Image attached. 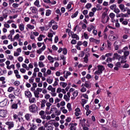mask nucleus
Returning <instances> with one entry per match:
<instances>
[{
  "label": "nucleus",
  "mask_w": 130,
  "mask_h": 130,
  "mask_svg": "<svg viewBox=\"0 0 130 130\" xmlns=\"http://www.w3.org/2000/svg\"><path fill=\"white\" fill-rule=\"evenodd\" d=\"M18 106H19L20 108L22 107V103H21V101L20 100H17L15 103H12L11 106V109L16 110L18 109Z\"/></svg>",
  "instance_id": "obj_1"
},
{
  "label": "nucleus",
  "mask_w": 130,
  "mask_h": 130,
  "mask_svg": "<svg viewBox=\"0 0 130 130\" xmlns=\"http://www.w3.org/2000/svg\"><path fill=\"white\" fill-rule=\"evenodd\" d=\"M28 109L31 113H36L38 111V107L35 104H32L28 107Z\"/></svg>",
  "instance_id": "obj_2"
},
{
  "label": "nucleus",
  "mask_w": 130,
  "mask_h": 130,
  "mask_svg": "<svg viewBox=\"0 0 130 130\" xmlns=\"http://www.w3.org/2000/svg\"><path fill=\"white\" fill-rule=\"evenodd\" d=\"M124 55L122 56L121 63H125L126 62V58H127V56L129 55V51H126L123 52Z\"/></svg>",
  "instance_id": "obj_3"
},
{
  "label": "nucleus",
  "mask_w": 130,
  "mask_h": 130,
  "mask_svg": "<svg viewBox=\"0 0 130 130\" xmlns=\"http://www.w3.org/2000/svg\"><path fill=\"white\" fill-rule=\"evenodd\" d=\"M114 50H118L119 49V47H120V45H121V42L119 41H116L113 44Z\"/></svg>",
  "instance_id": "obj_4"
},
{
  "label": "nucleus",
  "mask_w": 130,
  "mask_h": 130,
  "mask_svg": "<svg viewBox=\"0 0 130 130\" xmlns=\"http://www.w3.org/2000/svg\"><path fill=\"white\" fill-rule=\"evenodd\" d=\"M122 57V56H121L120 55H119L117 53H115L113 54V60H115V59H117L119 60V61H121V58Z\"/></svg>",
  "instance_id": "obj_5"
},
{
  "label": "nucleus",
  "mask_w": 130,
  "mask_h": 130,
  "mask_svg": "<svg viewBox=\"0 0 130 130\" xmlns=\"http://www.w3.org/2000/svg\"><path fill=\"white\" fill-rule=\"evenodd\" d=\"M8 113L6 110H0V117H7Z\"/></svg>",
  "instance_id": "obj_6"
},
{
  "label": "nucleus",
  "mask_w": 130,
  "mask_h": 130,
  "mask_svg": "<svg viewBox=\"0 0 130 130\" xmlns=\"http://www.w3.org/2000/svg\"><path fill=\"white\" fill-rule=\"evenodd\" d=\"M77 125H78V124L77 123H70L69 124L70 126V130H76L77 129Z\"/></svg>",
  "instance_id": "obj_7"
},
{
  "label": "nucleus",
  "mask_w": 130,
  "mask_h": 130,
  "mask_svg": "<svg viewBox=\"0 0 130 130\" xmlns=\"http://www.w3.org/2000/svg\"><path fill=\"white\" fill-rule=\"evenodd\" d=\"M7 104H8V99H5L3 101L0 102V107H5L7 106Z\"/></svg>",
  "instance_id": "obj_8"
},
{
  "label": "nucleus",
  "mask_w": 130,
  "mask_h": 130,
  "mask_svg": "<svg viewBox=\"0 0 130 130\" xmlns=\"http://www.w3.org/2000/svg\"><path fill=\"white\" fill-rule=\"evenodd\" d=\"M6 125H8L9 129H11V128L14 126V122L7 121L6 122Z\"/></svg>",
  "instance_id": "obj_9"
},
{
  "label": "nucleus",
  "mask_w": 130,
  "mask_h": 130,
  "mask_svg": "<svg viewBox=\"0 0 130 130\" xmlns=\"http://www.w3.org/2000/svg\"><path fill=\"white\" fill-rule=\"evenodd\" d=\"M98 69L99 72H100V73L102 74L103 73V71L105 70V68L104 67V66L101 65L98 66Z\"/></svg>",
  "instance_id": "obj_10"
},
{
  "label": "nucleus",
  "mask_w": 130,
  "mask_h": 130,
  "mask_svg": "<svg viewBox=\"0 0 130 130\" xmlns=\"http://www.w3.org/2000/svg\"><path fill=\"white\" fill-rule=\"evenodd\" d=\"M25 95L28 97V98H32V93H31V92L29 90H26L25 91Z\"/></svg>",
  "instance_id": "obj_11"
},
{
  "label": "nucleus",
  "mask_w": 130,
  "mask_h": 130,
  "mask_svg": "<svg viewBox=\"0 0 130 130\" xmlns=\"http://www.w3.org/2000/svg\"><path fill=\"white\" fill-rule=\"evenodd\" d=\"M32 13L36 15H38V9L36 7H32Z\"/></svg>",
  "instance_id": "obj_12"
},
{
  "label": "nucleus",
  "mask_w": 130,
  "mask_h": 130,
  "mask_svg": "<svg viewBox=\"0 0 130 130\" xmlns=\"http://www.w3.org/2000/svg\"><path fill=\"white\" fill-rule=\"evenodd\" d=\"M47 102V101L45 100H42L41 102V108H43L44 107H45V104Z\"/></svg>",
  "instance_id": "obj_13"
},
{
  "label": "nucleus",
  "mask_w": 130,
  "mask_h": 130,
  "mask_svg": "<svg viewBox=\"0 0 130 130\" xmlns=\"http://www.w3.org/2000/svg\"><path fill=\"white\" fill-rule=\"evenodd\" d=\"M34 94L35 95V97H36V98H39V95H40V92H39V91H37V90H35L34 91Z\"/></svg>",
  "instance_id": "obj_14"
},
{
  "label": "nucleus",
  "mask_w": 130,
  "mask_h": 130,
  "mask_svg": "<svg viewBox=\"0 0 130 130\" xmlns=\"http://www.w3.org/2000/svg\"><path fill=\"white\" fill-rule=\"evenodd\" d=\"M48 60H50V62H51L52 63H53V62H54V60H53V59H54V58H53V57H52L50 55L48 56Z\"/></svg>",
  "instance_id": "obj_15"
},
{
  "label": "nucleus",
  "mask_w": 130,
  "mask_h": 130,
  "mask_svg": "<svg viewBox=\"0 0 130 130\" xmlns=\"http://www.w3.org/2000/svg\"><path fill=\"white\" fill-rule=\"evenodd\" d=\"M67 107L69 112H71L72 111V110H73V109H72V106L71 105V103H68Z\"/></svg>",
  "instance_id": "obj_16"
},
{
  "label": "nucleus",
  "mask_w": 130,
  "mask_h": 130,
  "mask_svg": "<svg viewBox=\"0 0 130 130\" xmlns=\"http://www.w3.org/2000/svg\"><path fill=\"white\" fill-rule=\"evenodd\" d=\"M51 15V10H47L46 12V16L48 17Z\"/></svg>",
  "instance_id": "obj_17"
},
{
  "label": "nucleus",
  "mask_w": 130,
  "mask_h": 130,
  "mask_svg": "<svg viewBox=\"0 0 130 130\" xmlns=\"http://www.w3.org/2000/svg\"><path fill=\"white\" fill-rule=\"evenodd\" d=\"M78 14H79V12L78 11H76L74 14H73L71 16L72 19H74V18H76L78 16Z\"/></svg>",
  "instance_id": "obj_18"
},
{
  "label": "nucleus",
  "mask_w": 130,
  "mask_h": 130,
  "mask_svg": "<svg viewBox=\"0 0 130 130\" xmlns=\"http://www.w3.org/2000/svg\"><path fill=\"white\" fill-rule=\"evenodd\" d=\"M19 28L20 31H24V29L25 28V27L24 26V24H20L19 26Z\"/></svg>",
  "instance_id": "obj_19"
},
{
  "label": "nucleus",
  "mask_w": 130,
  "mask_h": 130,
  "mask_svg": "<svg viewBox=\"0 0 130 130\" xmlns=\"http://www.w3.org/2000/svg\"><path fill=\"white\" fill-rule=\"evenodd\" d=\"M39 67L40 68H44L45 67V65L43 64V62L42 61H39Z\"/></svg>",
  "instance_id": "obj_20"
},
{
  "label": "nucleus",
  "mask_w": 130,
  "mask_h": 130,
  "mask_svg": "<svg viewBox=\"0 0 130 130\" xmlns=\"http://www.w3.org/2000/svg\"><path fill=\"white\" fill-rule=\"evenodd\" d=\"M25 118L26 120L29 121L30 120V114H25Z\"/></svg>",
  "instance_id": "obj_21"
},
{
  "label": "nucleus",
  "mask_w": 130,
  "mask_h": 130,
  "mask_svg": "<svg viewBox=\"0 0 130 130\" xmlns=\"http://www.w3.org/2000/svg\"><path fill=\"white\" fill-rule=\"evenodd\" d=\"M8 97L10 99H15L16 98V96L12 93L10 94Z\"/></svg>",
  "instance_id": "obj_22"
},
{
  "label": "nucleus",
  "mask_w": 130,
  "mask_h": 130,
  "mask_svg": "<svg viewBox=\"0 0 130 130\" xmlns=\"http://www.w3.org/2000/svg\"><path fill=\"white\" fill-rule=\"evenodd\" d=\"M29 103H34L35 102V98H32V99L29 98Z\"/></svg>",
  "instance_id": "obj_23"
},
{
  "label": "nucleus",
  "mask_w": 130,
  "mask_h": 130,
  "mask_svg": "<svg viewBox=\"0 0 130 130\" xmlns=\"http://www.w3.org/2000/svg\"><path fill=\"white\" fill-rule=\"evenodd\" d=\"M119 8L121 11H123L124 10V5L120 4L119 5Z\"/></svg>",
  "instance_id": "obj_24"
},
{
  "label": "nucleus",
  "mask_w": 130,
  "mask_h": 130,
  "mask_svg": "<svg viewBox=\"0 0 130 130\" xmlns=\"http://www.w3.org/2000/svg\"><path fill=\"white\" fill-rule=\"evenodd\" d=\"M63 99H64L66 101H70V98H69L67 94L64 95Z\"/></svg>",
  "instance_id": "obj_25"
},
{
  "label": "nucleus",
  "mask_w": 130,
  "mask_h": 130,
  "mask_svg": "<svg viewBox=\"0 0 130 130\" xmlns=\"http://www.w3.org/2000/svg\"><path fill=\"white\" fill-rule=\"evenodd\" d=\"M92 7V4H91V3H87L86 4V5L85 6V7L86 8V9H90V8Z\"/></svg>",
  "instance_id": "obj_26"
},
{
  "label": "nucleus",
  "mask_w": 130,
  "mask_h": 130,
  "mask_svg": "<svg viewBox=\"0 0 130 130\" xmlns=\"http://www.w3.org/2000/svg\"><path fill=\"white\" fill-rule=\"evenodd\" d=\"M34 82V76H32L30 79H29V83L30 84H32Z\"/></svg>",
  "instance_id": "obj_27"
},
{
  "label": "nucleus",
  "mask_w": 130,
  "mask_h": 130,
  "mask_svg": "<svg viewBox=\"0 0 130 130\" xmlns=\"http://www.w3.org/2000/svg\"><path fill=\"white\" fill-rule=\"evenodd\" d=\"M19 38H20V35L19 34H17L14 37L13 40L15 41V39H19Z\"/></svg>",
  "instance_id": "obj_28"
},
{
  "label": "nucleus",
  "mask_w": 130,
  "mask_h": 130,
  "mask_svg": "<svg viewBox=\"0 0 130 130\" xmlns=\"http://www.w3.org/2000/svg\"><path fill=\"white\" fill-rule=\"evenodd\" d=\"M112 125L114 127H115L116 128V127H117L118 126L117 124H116V121L113 120L112 121Z\"/></svg>",
  "instance_id": "obj_29"
},
{
  "label": "nucleus",
  "mask_w": 130,
  "mask_h": 130,
  "mask_svg": "<svg viewBox=\"0 0 130 130\" xmlns=\"http://www.w3.org/2000/svg\"><path fill=\"white\" fill-rule=\"evenodd\" d=\"M27 26L28 29H30L31 30H33V29H34V25H32L31 24H27Z\"/></svg>",
  "instance_id": "obj_30"
},
{
  "label": "nucleus",
  "mask_w": 130,
  "mask_h": 130,
  "mask_svg": "<svg viewBox=\"0 0 130 130\" xmlns=\"http://www.w3.org/2000/svg\"><path fill=\"white\" fill-rule=\"evenodd\" d=\"M78 94H79L78 90H75L73 93V96H74V97H77V96H78Z\"/></svg>",
  "instance_id": "obj_31"
},
{
  "label": "nucleus",
  "mask_w": 130,
  "mask_h": 130,
  "mask_svg": "<svg viewBox=\"0 0 130 130\" xmlns=\"http://www.w3.org/2000/svg\"><path fill=\"white\" fill-rule=\"evenodd\" d=\"M110 8L111 9V10H115V9H116V5L114 4V5H111L110 7Z\"/></svg>",
  "instance_id": "obj_32"
},
{
  "label": "nucleus",
  "mask_w": 130,
  "mask_h": 130,
  "mask_svg": "<svg viewBox=\"0 0 130 130\" xmlns=\"http://www.w3.org/2000/svg\"><path fill=\"white\" fill-rule=\"evenodd\" d=\"M107 46H108V48H111V42L109 41V40H107Z\"/></svg>",
  "instance_id": "obj_33"
},
{
  "label": "nucleus",
  "mask_w": 130,
  "mask_h": 130,
  "mask_svg": "<svg viewBox=\"0 0 130 130\" xmlns=\"http://www.w3.org/2000/svg\"><path fill=\"white\" fill-rule=\"evenodd\" d=\"M15 89V88L11 86V87H9L8 89V92H12L13 91V90Z\"/></svg>",
  "instance_id": "obj_34"
},
{
  "label": "nucleus",
  "mask_w": 130,
  "mask_h": 130,
  "mask_svg": "<svg viewBox=\"0 0 130 130\" xmlns=\"http://www.w3.org/2000/svg\"><path fill=\"white\" fill-rule=\"evenodd\" d=\"M72 38H73V39H75V38H76V39H77V38H78V39H79V36H78L76 34H74V35H73L72 36Z\"/></svg>",
  "instance_id": "obj_35"
},
{
  "label": "nucleus",
  "mask_w": 130,
  "mask_h": 130,
  "mask_svg": "<svg viewBox=\"0 0 130 130\" xmlns=\"http://www.w3.org/2000/svg\"><path fill=\"white\" fill-rule=\"evenodd\" d=\"M113 60V58L109 57L106 59L107 62H111Z\"/></svg>",
  "instance_id": "obj_36"
},
{
  "label": "nucleus",
  "mask_w": 130,
  "mask_h": 130,
  "mask_svg": "<svg viewBox=\"0 0 130 130\" xmlns=\"http://www.w3.org/2000/svg\"><path fill=\"white\" fill-rule=\"evenodd\" d=\"M62 50H63V54L66 55L68 53V49H67V48H64L62 49Z\"/></svg>",
  "instance_id": "obj_37"
},
{
  "label": "nucleus",
  "mask_w": 130,
  "mask_h": 130,
  "mask_svg": "<svg viewBox=\"0 0 130 130\" xmlns=\"http://www.w3.org/2000/svg\"><path fill=\"white\" fill-rule=\"evenodd\" d=\"M116 67H117V68H120L121 66V61H120V62H117L116 64H115Z\"/></svg>",
  "instance_id": "obj_38"
},
{
  "label": "nucleus",
  "mask_w": 130,
  "mask_h": 130,
  "mask_svg": "<svg viewBox=\"0 0 130 130\" xmlns=\"http://www.w3.org/2000/svg\"><path fill=\"white\" fill-rule=\"evenodd\" d=\"M121 16L122 18H125V17H128V14L127 13H126L125 14H123V13H121Z\"/></svg>",
  "instance_id": "obj_39"
},
{
  "label": "nucleus",
  "mask_w": 130,
  "mask_h": 130,
  "mask_svg": "<svg viewBox=\"0 0 130 130\" xmlns=\"http://www.w3.org/2000/svg\"><path fill=\"white\" fill-rule=\"evenodd\" d=\"M96 8H98V11H101V10H102V7L101 6L100 4L96 5Z\"/></svg>",
  "instance_id": "obj_40"
},
{
  "label": "nucleus",
  "mask_w": 130,
  "mask_h": 130,
  "mask_svg": "<svg viewBox=\"0 0 130 130\" xmlns=\"http://www.w3.org/2000/svg\"><path fill=\"white\" fill-rule=\"evenodd\" d=\"M81 101L83 103L82 106H84V105L86 104V103H87V102H88V100H85V99H82Z\"/></svg>",
  "instance_id": "obj_41"
},
{
  "label": "nucleus",
  "mask_w": 130,
  "mask_h": 130,
  "mask_svg": "<svg viewBox=\"0 0 130 130\" xmlns=\"http://www.w3.org/2000/svg\"><path fill=\"white\" fill-rule=\"evenodd\" d=\"M84 86H85L86 88H90V84L87 82H85Z\"/></svg>",
  "instance_id": "obj_42"
},
{
  "label": "nucleus",
  "mask_w": 130,
  "mask_h": 130,
  "mask_svg": "<svg viewBox=\"0 0 130 130\" xmlns=\"http://www.w3.org/2000/svg\"><path fill=\"white\" fill-rule=\"evenodd\" d=\"M109 17L111 18V19H113V18H114V17H115V14H114V13H111L109 15Z\"/></svg>",
  "instance_id": "obj_43"
},
{
  "label": "nucleus",
  "mask_w": 130,
  "mask_h": 130,
  "mask_svg": "<svg viewBox=\"0 0 130 130\" xmlns=\"http://www.w3.org/2000/svg\"><path fill=\"white\" fill-rule=\"evenodd\" d=\"M35 6H36V7H38L39 6V1L36 0L34 3Z\"/></svg>",
  "instance_id": "obj_44"
},
{
  "label": "nucleus",
  "mask_w": 130,
  "mask_h": 130,
  "mask_svg": "<svg viewBox=\"0 0 130 130\" xmlns=\"http://www.w3.org/2000/svg\"><path fill=\"white\" fill-rule=\"evenodd\" d=\"M52 48L53 50H57L58 49V48H57V47H56V46H55V45H53L52 46Z\"/></svg>",
  "instance_id": "obj_45"
},
{
  "label": "nucleus",
  "mask_w": 130,
  "mask_h": 130,
  "mask_svg": "<svg viewBox=\"0 0 130 130\" xmlns=\"http://www.w3.org/2000/svg\"><path fill=\"white\" fill-rule=\"evenodd\" d=\"M86 91H87V89H86V87L83 86L82 88L81 89V92L84 93V92H86Z\"/></svg>",
  "instance_id": "obj_46"
},
{
  "label": "nucleus",
  "mask_w": 130,
  "mask_h": 130,
  "mask_svg": "<svg viewBox=\"0 0 130 130\" xmlns=\"http://www.w3.org/2000/svg\"><path fill=\"white\" fill-rule=\"evenodd\" d=\"M128 68H129V65L127 63H125L123 66V69H127Z\"/></svg>",
  "instance_id": "obj_47"
},
{
  "label": "nucleus",
  "mask_w": 130,
  "mask_h": 130,
  "mask_svg": "<svg viewBox=\"0 0 130 130\" xmlns=\"http://www.w3.org/2000/svg\"><path fill=\"white\" fill-rule=\"evenodd\" d=\"M53 30H56L57 29V28H58V25H54L52 27Z\"/></svg>",
  "instance_id": "obj_48"
},
{
  "label": "nucleus",
  "mask_w": 130,
  "mask_h": 130,
  "mask_svg": "<svg viewBox=\"0 0 130 130\" xmlns=\"http://www.w3.org/2000/svg\"><path fill=\"white\" fill-rule=\"evenodd\" d=\"M72 121V118L70 117H67V118L66 119V122H71Z\"/></svg>",
  "instance_id": "obj_49"
},
{
  "label": "nucleus",
  "mask_w": 130,
  "mask_h": 130,
  "mask_svg": "<svg viewBox=\"0 0 130 130\" xmlns=\"http://www.w3.org/2000/svg\"><path fill=\"white\" fill-rule=\"evenodd\" d=\"M14 84L15 86H19V85H20V81H16L15 82H14Z\"/></svg>",
  "instance_id": "obj_50"
},
{
  "label": "nucleus",
  "mask_w": 130,
  "mask_h": 130,
  "mask_svg": "<svg viewBox=\"0 0 130 130\" xmlns=\"http://www.w3.org/2000/svg\"><path fill=\"white\" fill-rule=\"evenodd\" d=\"M114 12H115L116 14H118L119 13H120V10H119L118 8H116L114 9Z\"/></svg>",
  "instance_id": "obj_51"
},
{
  "label": "nucleus",
  "mask_w": 130,
  "mask_h": 130,
  "mask_svg": "<svg viewBox=\"0 0 130 130\" xmlns=\"http://www.w3.org/2000/svg\"><path fill=\"white\" fill-rule=\"evenodd\" d=\"M47 36L49 38H52V37H53V35L51 32H48Z\"/></svg>",
  "instance_id": "obj_52"
},
{
  "label": "nucleus",
  "mask_w": 130,
  "mask_h": 130,
  "mask_svg": "<svg viewBox=\"0 0 130 130\" xmlns=\"http://www.w3.org/2000/svg\"><path fill=\"white\" fill-rule=\"evenodd\" d=\"M51 111H55V113H57V108H51Z\"/></svg>",
  "instance_id": "obj_53"
},
{
  "label": "nucleus",
  "mask_w": 130,
  "mask_h": 130,
  "mask_svg": "<svg viewBox=\"0 0 130 130\" xmlns=\"http://www.w3.org/2000/svg\"><path fill=\"white\" fill-rule=\"evenodd\" d=\"M57 42H58V36H56L54 39V43H57Z\"/></svg>",
  "instance_id": "obj_54"
},
{
  "label": "nucleus",
  "mask_w": 130,
  "mask_h": 130,
  "mask_svg": "<svg viewBox=\"0 0 130 130\" xmlns=\"http://www.w3.org/2000/svg\"><path fill=\"white\" fill-rule=\"evenodd\" d=\"M38 41H42L43 40V38H42V36H41V35L38 38Z\"/></svg>",
  "instance_id": "obj_55"
},
{
  "label": "nucleus",
  "mask_w": 130,
  "mask_h": 130,
  "mask_svg": "<svg viewBox=\"0 0 130 130\" xmlns=\"http://www.w3.org/2000/svg\"><path fill=\"white\" fill-rule=\"evenodd\" d=\"M107 16V11L104 12L102 14V17L104 19Z\"/></svg>",
  "instance_id": "obj_56"
},
{
  "label": "nucleus",
  "mask_w": 130,
  "mask_h": 130,
  "mask_svg": "<svg viewBox=\"0 0 130 130\" xmlns=\"http://www.w3.org/2000/svg\"><path fill=\"white\" fill-rule=\"evenodd\" d=\"M84 37L85 39H89V36H88V34L86 32L84 33Z\"/></svg>",
  "instance_id": "obj_57"
},
{
  "label": "nucleus",
  "mask_w": 130,
  "mask_h": 130,
  "mask_svg": "<svg viewBox=\"0 0 130 130\" xmlns=\"http://www.w3.org/2000/svg\"><path fill=\"white\" fill-rule=\"evenodd\" d=\"M47 82L48 83V84H51L52 82H53V80L52 79H47Z\"/></svg>",
  "instance_id": "obj_58"
},
{
  "label": "nucleus",
  "mask_w": 130,
  "mask_h": 130,
  "mask_svg": "<svg viewBox=\"0 0 130 130\" xmlns=\"http://www.w3.org/2000/svg\"><path fill=\"white\" fill-rule=\"evenodd\" d=\"M18 60L19 62H22L23 61V57L20 56L18 58Z\"/></svg>",
  "instance_id": "obj_59"
},
{
  "label": "nucleus",
  "mask_w": 130,
  "mask_h": 130,
  "mask_svg": "<svg viewBox=\"0 0 130 130\" xmlns=\"http://www.w3.org/2000/svg\"><path fill=\"white\" fill-rule=\"evenodd\" d=\"M82 14L86 16L88 14V10H83Z\"/></svg>",
  "instance_id": "obj_60"
},
{
  "label": "nucleus",
  "mask_w": 130,
  "mask_h": 130,
  "mask_svg": "<svg viewBox=\"0 0 130 130\" xmlns=\"http://www.w3.org/2000/svg\"><path fill=\"white\" fill-rule=\"evenodd\" d=\"M12 7H13V8H18V7H19V4H16V3H14L12 5Z\"/></svg>",
  "instance_id": "obj_61"
},
{
  "label": "nucleus",
  "mask_w": 130,
  "mask_h": 130,
  "mask_svg": "<svg viewBox=\"0 0 130 130\" xmlns=\"http://www.w3.org/2000/svg\"><path fill=\"white\" fill-rule=\"evenodd\" d=\"M45 56L44 55H41L39 58V60H44Z\"/></svg>",
  "instance_id": "obj_62"
},
{
  "label": "nucleus",
  "mask_w": 130,
  "mask_h": 130,
  "mask_svg": "<svg viewBox=\"0 0 130 130\" xmlns=\"http://www.w3.org/2000/svg\"><path fill=\"white\" fill-rule=\"evenodd\" d=\"M45 98L47 100H48V99H49V98H50V95H49V94H45Z\"/></svg>",
  "instance_id": "obj_63"
},
{
  "label": "nucleus",
  "mask_w": 130,
  "mask_h": 130,
  "mask_svg": "<svg viewBox=\"0 0 130 130\" xmlns=\"http://www.w3.org/2000/svg\"><path fill=\"white\" fill-rule=\"evenodd\" d=\"M71 44H77V41L75 39H73L71 41Z\"/></svg>",
  "instance_id": "obj_64"
}]
</instances>
